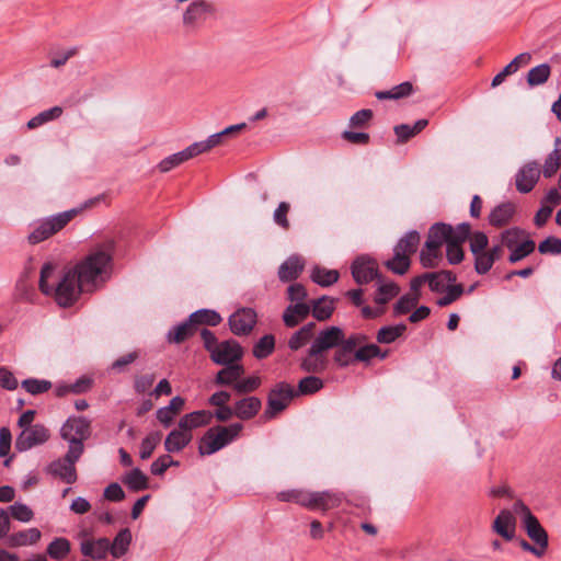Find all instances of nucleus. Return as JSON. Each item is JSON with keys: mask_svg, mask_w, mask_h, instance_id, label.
<instances>
[{"mask_svg": "<svg viewBox=\"0 0 561 561\" xmlns=\"http://www.w3.org/2000/svg\"><path fill=\"white\" fill-rule=\"evenodd\" d=\"M538 250L542 254H561V239L548 237L539 243Z\"/></svg>", "mask_w": 561, "mask_h": 561, "instance_id": "58", "label": "nucleus"}, {"mask_svg": "<svg viewBox=\"0 0 561 561\" xmlns=\"http://www.w3.org/2000/svg\"><path fill=\"white\" fill-rule=\"evenodd\" d=\"M413 92V87L410 82H402L390 90L378 91L376 98L379 100H399L409 96Z\"/></svg>", "mask_w": 561, "mask_h": 561, "instance_id": "41", "label": "nucleus"}, {"mask_svg": "<svg viewBox=\"0 0 561 561\" xmlns=\"http://www.w3.org/2000/svg\"><path fill=\"white\" fill-rule=\"evenodd\" d=\"M352 275L354 280L359 284H368L374 279H379L377 265L374 260L367 256L357 257L352 264Z\"/></svg>", "mask_w": 561, "mask_h": 561, "instance_id": "13", "label": "nucleus"}, {"mask_svg": "<svg viewBox=\"0 0 561 561\" xmlns=\"http://www.w3.org/2000/svg\"><path fill=\"white\" fill-rule=\"evenodd\" d=\"M515 213L513 203H503L496 206L489 215V222L494 227H502L506 225Z\"/></svg>", "mask_w": 561, "mask_h": 561, "instance_id": "27", "label": "nucleus"}, {"mask_svg": "<svg viewBox=\"0 0 561 561\" xmlns=\"http://www.w3.org/2000/svg\"><path fill=\"white\" fill-rule=\"evenodd\" d=\"M243 356L241 345L234 340H227L220 342L215 352L210 355V359L217 365H233L238 364Z\"/></svg>", "mask_w": 561, "mask_h": 561, "instance_id": "9", "label": "nucleus"}, {"mask_svg": "<svg viewBox=\"0 0 561 561\" xmlns=\"http://www.w3.org/2000/svg\"><path fill=\"white\" fill-rule=\"evenodd\" d=\"M195 331L196 328L193 324V322H191V318L188 317V319L185 322L173 327L168 332L167 340L169 343L180 344L187 340L190 336H192L195 333Z\"/></svg>", "mask_w": 561, "mask_h": 561, "instance_id": "28", "label": "nucleus"}, {"mask_svg": "<svg viewBox=\"0 0 561 561\" xmlns=\"http://www.w3.org/2000/svg\"><path fill=\"white\" fill-rule=\"evenodd\" d=\"M455 280V274L449 271L427 273V283L433 291H445Z\"/></svg>", "mask_w": 561, "mask_h": 561, "instance_id": "29", "label": "nucleus"}, {"mask_svg": "<svg viewBox=\"0 0 561 561\" xmlns=\"http://www.w3.org/2000/svg\"><path fill=\"white\" fill-rule=\"evenodd\" d=\"M111 254L105 249H95L73 267L66 270L54 284L55 266L45 263L41 270L39 289L46 296H54L58 306H72L82 293H92L108 278Z\"/></svg>", "mask_w": 561, "mask_h": 561, "instance_id": "1", "label": "nucleus"}, {"mask_svg": "<svg viewBox=\"0 0 561 561\" xmlns=\"http://www.w3.org/2000/svg\"><path fill=\"white\" fill-rule=\"evenodd\" d=\"M79 458L80 457H72L70 455V450L68 449L64 458L57 459L48 466L47 471L50 474L58 477L62 481L71 484L77 480L75 463L79 460Z\"/></svg>", "mask_w": 561, "mask_h": 561, "instance_id": "12", "label": "nucleus"}, {"mask_svg": "<svg viewBox=\"0 0 561 561\" xmlns=\"http://www.w3.org/2000/svg\"><path fill=\"white\" fill-rule=\"evenodd\" d=\"M523 526L529 539L538 546L539 550H542L546 553L549 545V538L538 518L536 516H528L527 520H523Z\"/></svg>", "mask_w": 561, "mask_h": 561, "instance_id": "15", "label": "nucleus"}, {"mask_svg": "<svg viewBox=\"0 0 561 561\" xmlns=\"http://www.w3.org/2000/svg\"><path fill=\"white\" fill-rule=\"evenodd\" d=\"M535 247L536 245L533 240L528 239V240L523 241L520 244L515 245L512 249V252L508 256V261L511 263H516V262L523 260L524 257H526L527 255H529L530 253L534 252Z\"/></svg>", "mask_w": 561, "mask_h": 561, "instance_id": "49", "label": "nucleus"}, {"mask_svg": "<svg viewBox=\"0 0 561 561\" xmlns=\"http://www.w3.org/2000/svg\"><path fill=\"white\" fill-rule=\"evenodd\" d=\"M420 299V294H407L402 296L394 305L393 312L396 316L404 314L414 308Z\"/></svg>", "mask_w": 561, "mask_h": 561, "instance_id": "51", "label": "nucleus"}, {"mask_svg": "<svg viewBox=\"0 0 561 561\" xmlns=\"http://www.w3.org/2000/svg\"><path fill=\"white\" fill-rule=\"evenodd\" d=\"M262 402L256 397H247L234 403V415L241 420H250L256 415Z\"/></svg>", "mask_w": 561, "mask_h": 561, "instance_id": "23", "label": "nucleus"}, {"mask_svg": "<svg viewBox=\"0 0 561 561\" xmlns=\"http://www.w3.org/2000/svg\"><path fill=\"white\" fill-rule=\"evenodd\" d=\"M561 168V149L554 148L545 159L542 174L545 178H552Z\"/></svg>", "mask_w": 561, "mask_h": 561, "instance_id": "42", "label": "nucleus"}, {"mask_svg": "<svg viewBox=\"0 0 561 561\" xmlns=\"http://www.w3.org/2000/svg\"><path fill=\"white\" fill-rule=\"evenodd\" d=\"M42 537L37 528H28L19 533L12 534L8 537L10 547H23L35 545Z\"/></svg>", "mask_w": 561, "mask_h": 561, "instance_id": "26", "label": "nucleus"}, {"mask_svg": "<svg viewBox=\"0 0 561 561\" xmlns=\"http://www.w3.org/2000/svg\"><path fill=\"white\" fill-rule=\"evenodd\" d=\"M343 496L340 493L330 491L307 492L304 506L310 510L328 511L337 507L342 503Z\"/></svg>", "mask_w": 561, "mask_h": 561, "instance_id": "10", "label": "nucleus"}, {"mask_svg": "<svg viewBox=\"0 0 561 561\" xmlns=\"http://www.w3.org/2000/svg\"><path fill=\"white\" fill-rule=\"evenodd\" d=\"M516 518L508 510H502L493 522V530L506 540H512L515 535Z\"/></svg>", "mask_w": 561, "mask_h": 561, "instance_id": "16", "label": "nucleus"}, {"mask_svg": "<svg viewBox=\"0 0 561 561\" xmlns=\"http://www.w3.org/2000/svg\"><path fill=\"white\" fill-rule=\"evenodd\" d=\"M62 113L64 110L61 106H54L51 108L45 110L27 122V128H37L50 121L59 118L62 115Z\"/></svg>", "mask_w": 561, "mask_h": 561, "instance_id": "38", "label": "nucleus"}, {"mask_svg": "<svg viewBox=\"0 0 561 561\" xmlns=\"http://www.w3.org/2000/svg\"><path fill=\"white\" fill-rule=\"evenodd\" d=\"M216 12L214 3L207 0H194L182 13V25L188 32H195L202 27L209 16Z\"/></svg>", "mask_w": 561, "mask_h": 561, "instance_id": "6", "label": "nucleus"}, {"mask_svg": "<svg viewBox=\"0 0 561 561\" xmlns=\"http://www.w3.org/2000/svg\"><path fill=\"white\" fill-rule=\"evenodd\" d=\"M289 209H290L289 203L280 202L273 214V219H274L275 224L285 230H287L289 228V220L287 218Z\"/></svg>", "mask_w": 561, "mask_h": 561, "instance_id": "56", "label": "nucleus"}, {"mask_svg": "<svg viewBox=\"0 0 561 561\" xmlns=\"http://www.w3.org/2000/svg\"><path fill=\"white\" fill-rule=\"evenodd\" d=\"M191 322L197 327V324L218 325L221 322V317L218 312L210 309H199L193 312L191 316Z\"/></svg>", "mask_w": 561, "mask_h": 561, "instance_id": "37", "label": "nucleus"}, {"mask_svg": "<svg viewBox=\"0 0 561 561\" xmlns=\"http://www.w3.org/2000/svg\"><path fill=\"white\" fill-rule=\"evenodd\" d=\"M405 330L407 325L403 323L382 327L378 330L376 339L381 344H390L400 337Z\"/></svg>", "mask_w": 561, "mask_h": 561, "instance_id": "36", "label": "nucleus"}, {"mask_svg": "<svg viewBox=\"0 0 561 561\" xmlns=\"http://www.w3.org/2000/svg\"><path fill=\"white\" fill-rule=\"evenodd\" d=\"M322 387L323 381L319 377L307 376L299 381L296 394H312L322 389Z\"/></svg>", "mask_w": 561, "mask_h": 561, "instance_id": "47", "label": "nucleus"}, {"mask_svg": "<svg viewBox=\"0 0 561 561\" xmlns=\"http://www.w3.org/2000/svg\"><path fill=\"white\" fill-rule=\"evenodd\" d=\"M439 256V249L425 248L420 254L421 263L424 267L431 268L435 266V261Z\"/></svg>", "mask_w": 561, "mask_h": 561, "instance_id": "64", "label": "nucleus"}, {"mask_svg": "<svg viewBox=\"0 0 561 561\" xmlns=\"http://www.w3.org/2000/svg\"><path fill=\"white\" fill-rule=\"evenodd\" d=\"M488 244L489 239L484 232L477 231L470 236V250L473 255L485 252Z\"/></svg>", "mask_w": 561, "mask_h": 561, "instance_id": "57", "label": "nucleus"}, {"mask_svg": "<svg viewBox=\"0 0 561 561\" xmlns=\"http://www.w3.org/2000/svg\"><path fill=\"white\" fill-rule=\"evenodd\" d=\"M314 328L316 324L310 322L295 332L288 341L289 348L297 351L308 344L314 335Z\"/></svg>", "mask_w": 561, "mask_h": 561, "instance_id": "30", "label": "nucleus"}, {"mask_svg": "<svg viewBox=\"0 0 561 561\" xmlns=\"http://www.w3.org/2000/svg\"><path fill=\"white\" fill-rule=\"evenodd\" d=\"M226 367L220 369L215 378V383L218 386H234V383L244 374V368L241 364L225 365Z\"/></svg>", "mask_w": 561, "mask_h": 561, "instance_id": "25", "label": "nucleus"}, {"mask_svg": "<svg viewBox=\"0 0 561 561\" xmlns=\"http://www.w3.org/2000/svg\"><path fill=\"white\" fill-rule=\"evenodd\" d=\"M523 236L524 231L518 228L507 229L501 234L502 244L506 245L508 249H513Z\"/></svg>", "mask_w": 561, "mask_h": 561, "instance_id": "61", "label": "nucleus"}, {"mask_svg": "<svg viewBox=\"0 0 561 561\" xmlns=\"http://www.w3.org/2000/svg\"><path fill=\"white\" fill-rule=\"evenodd\" d=\"M428 124V121L425 118L419 119L414 123V125L401 124L394 127V134L398 137V141L403 144L408 141L410 138L414 137L419 133H421Z\"/></svg>", "mask_w": 561, "mask_h": 561, "instance_id": "33", "label": "nucleus"}, {"mask_svg": "<svg viewBox=\"0 0 561 561\" xmlns=\"http://www.w3.org/2000/svg\"><path fill=\"white\" fill-rule=\"evenodd\" d=\"M161 440L160 432L148 434L140 444L139 456L142 460L149 459Z\"/></svg>", "mask_w": 561, "mask_h": 561, "instance_id": "44", "label": "nucleus"}, {"mask_svg": "<svg viewBox=\"0 0 561 561\" xmlns=\"http://www.w3.org/2000/svg\"><path fill=\"white\" fill-rule=\"evenodd\" d=\"M77 214V209H70L38 221L27 237L28 242L37 244L50 238L60 231Z\"/></svg>", "mask_w": 561, "mask_h": 561, "instance_id": "5", "label": "nucleus"}, {"mask_svg": "<svg viewBox=\"0 0 561 561\" xmlns=\"http://www.w3.org/2000/svg\"><path fill=\"white\" fill-rule=\"evenodd\" d=\"M242 425L234 423L229 426L209 428L201 439L198 451L202 456L213 455L230 444L241 432Z\"/></svg>", "mask_w": 561, "mask_h": 561, "instance_id": "3", "label": "nucleus"}, {"mask_svg": "<svg viewBox=\"0 0 561 561\" xmlns=\"http://www.w3.org/2000/svg\"><path fill=\"white\" fill-rule=\"evenodd\" d=\"M131 533L128 528L118 531L113 542H110V552L114 558L124 556L130 546Z\"/></svg>", "mask_w": 561, "mask_h": 561, "instance_id": "32", "label": "nucleus"}, {"mask_svg": "<svg viewBox=\"0 0 561 561\" xmlns=\"http://www.w3.org/2000/svg\"><path fill=\"white\" fill-rule=\"evenodd\" d=\"M400 291L399 286L393 283H381V279H378V288L375 296V302L379 306L386 305L392 298H394Z\"/></svg>", "mask_w": 561, "mask_h": 561, "instance_id": "35", "label": "nucleus"}, {"mask_svg": "<svg viewBox=\"0 0 561 561\" xmlns=\"http://www.w3.org/2000/svg\"><path fill=\"white\" fill-rule=\"evenodd\" d=\"M306 491L302 490H288L282 491L277 494V499L283 502H294L304 506Z\"/></svg>", "mask_w": 561, "mask_h": 561, "instance_id": "62", "label": "nucleus"}, {"mask_svg": "<svg viewBox=\"0 0 561 561\" xmlns=\"http://www.w3.org/2000/svg\"><path fill=\"white\" fill-rule=\"evenodd\" d=\"M61 437L69 443L72 457H81L83 440L90 436V422L84 417H69L60 430Z\"/></svg>", "mask_w": 561, "mask_h": 561, "instance_id": "4", "label": "nucleus"}, {"mask_svg": "<svg viewBox=\"0 0 561 561\" xmlns=\"http://www.w3.org/2000/svg\"><path fill=\"white\" fill-rule=\"evenodd\" d=\"M261 385V378L257 376L248 377L245 379L238 380L233 390L237 393H249L256 390Z\"/></svg>", "mask_w": 561, "mask_h": 561, "instance_id": "55", "label": "nucleus"}, {"mask_svg": "<svg viewBox=\"0 0 561 561\" xmlns=\"http://www.w3.org/2000/svg\"><path fill=\"white\" fill-rule=\"evenodd\" d=\"M49 439V431L43 424H35L24 428L15 439V448L19 451H26Z\"/></svg>", "mask_w": 561, "mask_h": 561, "instance_id": "8", "label": "nucleus"}, {"mask_svg": "<svg viewBox=\"0 0 561 561\" xmlns=\"http://www.w3.org/2000/svg\"><path fill=\"white\" fill-rule=\"evenodd\" d=\"M80 550L85 557L102 560L105 559L110 552V540L107 538L83 540L80 545Z\"/></svg>", "mask_w": 561, "mask_h": 561, "instance_id": "18", "label": "nucleus"}, {"mask_svg": "<svg viewBox=\"0 0 561 561\" xmlns=\"http://www.w3.org/2000/svg\"><path fill=\"white\" fill-rule=\"evenodd\" d=\"M190 160L186 149L164 158L158 165L161 172H169L173 168Z\"/></svg>", "mask_w": 561, "mask_h": 561, "instance_id": "48", "label": "nucleus"}, {"mask_svg": "<svg viewBox=\"0 0 561 561\" xmlns=\"http://www.w3.org/2000/svg\"><path fill=\"white\" fill-rule=\"evenodd\" d=\"M213 419V413L206 410H198L185 414L179 421V427L191 433L192 430L208 425Z\"/></svg>", "mask_w": 561, "mask_h": 561, "instance_id": "19", "label": "nucleus"}, {"mask_svg": "<svg viewBox=\"0 0 561 561\" xmlns=\"http://www.w3.org/2000/svg\"><path fill=\"white\" fill-rule=\"evenodd\" d=\"M541 170L536 161L525 163L515 175L516 188L520 193H529L540 179Z\"/></svg>", "mask_w": 561, "mask_h": 561, "instance_id": "11", "label": "nucleus"}, {"mask_svg": "<svg viewBox=\"0 0 561 561\" xmlns=\"http://www.w3.org/2000/svg\"><path fill=\"white\" fill-rule=\"evenodd\" d=\"M411 260L393 252V256L385 262V266L394 274L403 275L408 272Z\"/></svg>", "mask_w": 561, "mask_h": 561, "instance_id": "45", "label": "nucleus"}, {"mask_svg": "<svg viewBox=\"0 0 561 561\" xmlns=\"http://www.w3.org/2000/svg\"><path fill=\"white\" fill-rule=\"evenodd\" d=\"M365 340L359 334L345 339L344 331L339 327L321 330L312 340L307 355L300 362V368L307 373H323L328 365V352L335 348L333 359L341 366L350 365L354 359L356 347Z\"/></svg>", "mask_w": 561, "mask_h": 561, "instance_id": "2", "label": "nucleus"}, {"mask_svg": "<svg viewBox=\"0 0 561 561\" xmlns=\"http://www.w3.org/2000/svg\"><path fill=\"white\" fill-rule=\"evenodd\" d=\"M304 260L297 255L289 256L278 270V277L282 282H290L300 275L304 270Z\"/></svg>", "mask_w": 561, "mask_h": 561, "instance_id": "22", "label": "nucleus"}, {"mask_svg": "<svg viewBox=\"0 0 561 561\" xmlns=\"http://www.w3.org/2000/svg\"><path fill=\"white\" fill-rule=\"evenodd\" d=\"M447 260L450 264H458L463 259L461 243L448 242L446 249Z\"/></svg>", "mask_w": 561, "mask_h": 561, "instance_id": "63", "label": "nucleus"}, {"mask_svg": "<svg viewBox=\"0 0 561 561\" xmlns=\"http://www.w3.org/2000/svg\"><path fill=\"white\" fill-rule=\"evenodd\" d=\"M12 517L22 523H28L33 519V511L25 504L14 503L9 507Z\"/></svg>", "mask_w": 561, "mask_h": 561, "instance_id": "53", "label": "nucleus"}, {"mask_svg": "<svg viewBox=\"0 0 561 561\" xmlns=\"http://www.w3.org/2000/svg\"><path fill=\"white\" fill-rule=\"evenodd\" d=\"M551 75V67L549 64H540L531 68L527 76L526 81L529 87H538L546 83Z\"/></svg>", "mask_w": 561, "mask_h": 561, "instance_id": "34", "label": "nucleus"}, {"mask_svg": "<svg viewBox=\"0 0 561 561\" xmlns=\"http://www.w3.org/2000/svg\"><path fill=\"white\" fill-rule=\"evenodd\" d=\"M311 279L322 287L333 285L339 279V272L336 270H327L319 266L313 267L311 272Z\"/></svg>", "mask_w": 561, "mask_h": 561, "instance_id": "40", "label": "nucleus"}, {"mask_svg": "<svg viewBox=\"0 0 561 561\" xmlns=\"http://www.w3.org/2000/svg\"><path fill=\"white\" fill-rule=\"evenodd\" d=\"M123 482L133 491H141L148 488V478L138 468L127 472L123 478Z\"/></svg>", "mask_w": 561, "mask_h": 561, "instance_id": "39", "label": "nucleus"}, {"mask_svg": "<svg viewBox=\"0 0 561 561\" xmlns=\"http://www.w3.org/2000/svg\"><path fill=\"white\" fill-rule=\"evenodd\" d=\"M450 225L444 222L434 224L428 230L425 248L440 249L443 244L446 243L447 245L450 240Z\"/></svg>", "mask_w": 561, "mask_h": 561, "instance_id": "17", "label": "nucleus"}, {"mask_svg": "<svg viewBox=\"0 0 561 561\" xmlns=\"http://www.w3.org/2000/svg\"><path fill=\"white\" fill-rule=\"evenodd\" d=\"M21 385L22 388L33 396L44 393L51 388L50 381L35 378L25 379Z\"/></svg>", "mask_w": 561, "mask_h": 561, "instance_id": "50", "label": "nucleus"}, {"mask_svg": "<svg viewBox=\"0 0 561 561\" xmlns=\"http://www.w3.org/2000/svg\"><path fill=\"white\" fill-rule=\"evenodd\" d=\"M474 257L476 272L481 275L488 273L494 263V260L486 251L476 254Z\"/></svg>", "mask_w": 561, "mask_h": 561, "instance_id": "59", "label": "nucleus"}, {"mask_svg": "<svg viewBox=\"0 0 561 561\" xmlns=\"http://www.w3.org/2000/svg\"><path fill=\"white\" fill-rule=\"evenodd\" d=\"M295 394L296 392L289 383L278 382L275 385L268 393L267 408L264 411V416L266 419H273L287 408Z\"/></svg>", "mask_w": 561, "mask_h": 561, "instance_id": "7", "label": "nucleus"}, {"mask_svg": "<svg viewBox=\"0 0 561 561\" xmlns=\"http://www.w3.org/2000/svg\"><path fill=\"white\" fill-rule=\"evenodd\" d=\"M387 356V352H381L380 347L376 344H368L365 346H360L354 354V359L359 362H369L374 357L385 358Z\"/></svg>", "mask_w": 561, "mask_h": 561, "instance_id": "46", "label": "nucleus"}, {"mask_svg": "<svg viewBox=\"0 0 561 561\" xmlns=\"http://www.w3.org/2000/svg\"><path fill=\"white\" fill-rule=\"evenodd\" d=\"M256 322V313L251 308H242L229 317V327L236 335L249 334Z\"/></svg>", "mask_w": 561, "mask_h": 561, "instance_id": "14", "label": "nucleus"}, {"mask_svg": "<svg viewBox=\"0 0 561 561\" xmlns=\"http://www.w3.org/2000/svg\"><path fill=\"white\" fill-rule=\"evenodd\" d=\"M70 552V542L64 537L54 539L47 547V553L51 559L61 560Z\"/></svg>", "mask_w": 561, "mask_h": 561, "instance_id": "43", "label": "nucleus"}, {"mask_svg": "<svg viewBox=\"0 0 561 561\" xmlns=\"http://www.w3.org/2000/svg\"><path fill=\"white\" fill-rule=\"evenodd\" d=\"M274 344H275V341H274L273 335H264L254 345L253 355L256 358H265L273 352Z\"/></svg>", "mask_w": 561, "mask_h": 561, "instance_id": "52", "label": "nucleus"}, {"mask_svg": "<svg viewBox=\"0 0 561 561\" xmlns=\"http://www.w3.org/2000/svg\"><path fill=\"white\" fill-rule=\"evenodd\" d=\"M470 231H471V227L469 224H466V222L460 224L455 228L451 226V233H450L449 242H455V243L465 242L471 236Z\"/></svg>", "mask_w": 561, "mask_h": 561, "instance_id": "60", "label": "nucleus"}, {"mask_svg": "<svg viewBox=\"0 0 561 561\" xmlns=\"http://www.w3.org/2000/svg\"><path fill=\"white\" fill-rule=\"evenodd\" d=\"M445 291L446 294L437 299L439 307H446L456 301L462 295L463 287L461 284L450 285Z\"/></svg>", "mask_w": 561, "mask_h": 561, "instance_id": "54", "label": "nucleus"}, {"mask_svg": "<svg viewBox=\"0 0 561 561\" xmlns=\"http://www.w3.org/2000/svg\"><path fill=\"white\" fill-rule=\"evenodd\" d=\"M421 237L417 231H409L394 245L393 252L410 259L416 252Z\"/></svg>", "mask_w": 561, "mask_h": 561, "instance_id": "24", "label": "nucleus"}, {"mask_svg": "<svg viewBox=\"0 0 561 561\" xmlns=\"http://www.w3.org/2000/svg\"><path fill=\"white\" fill-rule=\"evenodd\" d=\"M192 433H188L178 426L171 431L164 440V448L168 453H178L185 448L192 440Z\"/></svg>", "mask_w": 561, "mask_h": 561, "instance_id": "21", "label": "nucleus"}, {"mask_svg": "<svg viewBox=\"0 0 561 561\" xmlns=\"http://www.w3.org/2000/svg\"><path fill=\"white\" fill-rule=\"evenodd\" d=\"M334 310V299L323 296L311 302L312 316L319 321L328 320Z\"/></svg>", "mask_w": 561, "mask_h": 561, "instance_id": "31", "label": "nucleus"}, {"mask_svg": "<svg viewBox=\"0 0 561 561\" xmlns=\"http://www.w3.org/2000/svg\"><path fill=\"white\" fill-rule=\"evenodd\" d=\"M310 311L311 305H307L305 302L289 305L283 313L284 323L288 328H294L299 322L304 321L309 316Z\"/></svg>", "mask_w": 561, "mask_h": 561, "instance_id": "20", "label": "nucleus"}]
</instances>
